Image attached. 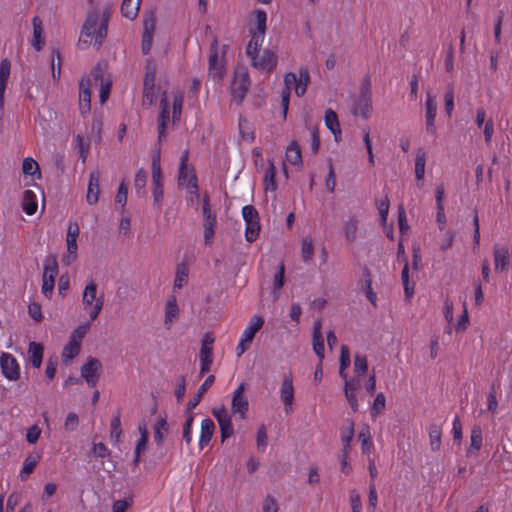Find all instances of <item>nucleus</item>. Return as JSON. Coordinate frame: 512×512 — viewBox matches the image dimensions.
Returning a JSON list of instances; mask_svg holds the SVG:
<instances>
[{"label":"nucleus","instance_id":"10","mask_svg":"<svg viewBox=\"0 0 512 512\" xmlns=\"http://www.w3.org/2000/svg\"><path fill=\"white\" fill-rule=\"evenodd\" d=\"M250 86V77L246 69H237L231 86V93L237 102H241Z\"/></svg>","mask_w":512,"mask_h":512},{"label":"nucleus","instance_id":"46","mask_svg":"<svg viewBox=\"0 0 512 512\" xmlns=\"http://www.w3.org/2000/svg\"><path fill=\"white\" fill-rule=\"evenodd\" d=\"M168 423L165 418H160L154 427V440L157 445H161L165 438V435L168 433Z\"/></svg>","mask_w":512,"mask_h":512},{"label":"nucleus","instance_id":"5","mask_svg":"<svg viewBox=\"0 0 512 512\" xmlns=\"http://www.w3.org/2000/svg\"><path fill=\"white\" fill-rule=\"evenodd\" d=\"M161 153L160 147H158L153 155H152V163H151V174H152V194L154 205L159 208L162 204L164 189H163V181H162V172H161Z\"/></svg>","mask_w":512,"mask_h":512},{"label":"nucleus","instance_id":"16","mask_svg":"<svg viewBox=\"0 0 512 512\" xmlns=\"http://www.w3.org/2000/svg\"><path fill=\"white\" fill-rule=\"evenodd\" d=\"M280 398L284 404V410L287 414L293 411L294 387L291 375H285L280 386Z\"/></svg>","mask_w":512,"mask_h":512},{"label":"nucleus","instance_id":"39","mask_svg":"<svg viewBox=\"0 0 512 512\" xmlns=\"http://www.w3.org/2000/svg\"><path fill=\"white\" fill-rule=\"evenodd\" d=\"M265 34L251 32V39L246 47V54L249 58L259 53L264 42Z\"/></svg>","mask_w":512,"mask_h":512},{"label":"nucleus","instance_id":"62","mask_svg":"<svg viewBox=\"0 0 512 512\" xmlns=\"http://www.w3.org/2000/svg\"><path fill=\"white\" fill-rule=\"evenodd\" d=\"M41 432H42V430L38 425H36V424L32 425L31 427H29L27 429L26 436H25L26 441L29 444L37 443V441L40 438Z\"/></svg>","mask_w":512,"mask_h":512},{"label":"nucleus","instance_id":"14","mask_svg":"<svg viewBox=\"0 0 512 512\" xmlns=\"http://www.w3.org/2000/svg\"><path fill=\"white\" fill-rule=\"evenodd\" d=\"M212 414L219 424L222 440L231 436L233 434L234 429L231 421V416L229 415L225 406L221 405L213 408Z\"/></svg>","mask_w":512,"mask_h":512},{"label":"nucleus","instance_id":"30","mask_svg":"<svg viewBox=\"0 0 512 512\" xmlns=\"http://www.w3.org/2000/svg\"><path fill=\"white\" fill-rule=\"evenodd\" d=\"M92 75L96 82L100 81L99 98L100 102L103 104L109 97L111 82L103 79V71L99 66L93 69Z\"/></svg>","mask_w":512,"mask_h":512},{"label":"nucleus","instance_id":"35","mask_svg":"<svg viewBox=\"0 0 512 512\" xmlns=\"http://www.w3.org/2000/svg\"><path fill=\"white\" fill-rule=\"evenodd\" d=\"M362 288L367 299L371 302L373 306H376L377 295L372 289V276L368 268H365L363 270Z\"/></svg>","mask_w":512,"mask_h":512},{"label":"nucleus","instance_id":"4","mask_svg":"<svg viewBox=\"0 0 512 512\" xmlns=\"http://www.w3.org/2000/svg\"><path fill=\"white\" fill-rule=\"evenodd\" d=\"M59 273V267L57 259L54 255H48L43 262V274H42V294L50 299L53 295L55 287V278Z\"/></svg>","mask_w":512,"mask_h":512},{"label":"nucleus","instance_id":"55","mask_svg":"<svg viewBox=\"0 0 512 512\" xmlns=\"http://www.w3.org/2000/svg\"><path fill=\"white\" fill-rule=\"evenodd\" d=\"M284 274H285V266L284 264H280L277 273L274 276L273 281V295L275 298L278 297L279 291L284 285Z\"/></svg>","mask_w":512,"mask_h":512},{"label":"nucleus","instance_id":"24","mask_svg":"<svg viewBox=\"0 0 512 512\" xmlns=\"http://www.w3.org/2000/svg\"><path fill=\"white\" fill-rule=\"evenodd\" d=\"M264 319L262 316L254 315L245 329L243 330L241 334V338H243V341H249L252 343L255 335L257 332L260 331V329L263 327Z\"/></svg>","mask_w":512,"mask_h":512},{"label":"nucleus","instance_id":"38","mask_svg":"<svg viewBox=\"0 0 512 512\" xmlns=\"http://www.w3.org/2000/svg\"><path fill=\"white\" fill-rule=\"evenodd\" d=\"M22 208L27 215H33L37 211V197L32 190H26L24 192Z\"/></svg>","mask_w":512,"mask_h":512},{"label":"nucleus","instance_id":"8","mask_svg":"<svg viewBox=\"0 0 512 512\" xmlns=\"http://www.w3.org/2000/svg\"><path fill=\"white\" fill-rule=\"evenodd\" d=\"M250 60L252 67L268 73L275 71L278 66L277 51L272 49H264L261 53L251 57Z\"/></svg>","mask_w":512,"mask_h":512},{"label":"nucleus","instance_id":"40","mask_svg":"<svg viewBox=\"0 0 512 512\" xmlns=\"http://www.w3.org/2000/svg\"><path fill=\"white\" fill-rule=\"evenodd\" d=\"M140 0H123L121 12L127 19L133 20L138 15Z\"/></svg>","mask_w":512,"mask_h":512},{"label":"nucleus","instance_id":"9","mask_svg":"<svg viewBox=\"0 0 512 512\" xmlns=\"http://www.w3.org/2000/svg\"><path fill=\"white\" fill-rule=\"evenodd\" d=\"M80 234V228L76 221H69L68 227H67V234H66V245H67V254L63 256L62 261L66 265H70L71 263L75 262L77 259V251H78V245H77V239Z\"/></svg>","mask_w":512,"mask_h":512},{"label":"nucleus","instance_id":"26","mask_svg":"<svg viewBox=\"0 0 512 512\" xmlns=\"http://www.w3.org/2000/svg\"><path fill=\"white\" fill-rule=\"evenodd\" d=\"M41 459V454L38 452L30 453L24 459L22 468L19 473V477L22 481L26 480L30 474L34 471Z\"/></svg>","mask_w":512,"mask_h":512},{"label":"nucleus","instance_id":"51","mask_svg":"<svg viewBox=\"0 0 512 512\" xmlns=\"http://www.w3.org/2000/svg\"><path fill=\"white\" fill-rule=\"evenodd\" d=\"M200 359V374L204 375L211 368L213 363V351H202L199 353Z\"/></svg>","mask_w":512,"mask_h":512},{"label":"nucleus","instance_id":"11","mask_svg":"<svg viewBox=\"0 0 512 512\" xmlns=\"http://www.w3.org/2000/svg\"><path fill=\"white\" fill-rule=\"evenodd\" d=\"M225 58L224 53H220L215 42L211 47V53L209 57V76L213 80L220 81L225 75Z\"/></svg>","mask_w":512,"mask_h":512},{"label":"nucleus","instance_id":"36","mask_svg":"<svg viewBox=\"0 0 512 512\" xmlns=\"http://www.w3.org/2000/svg\"><path fill=\"white\" fill-rule=\"evenodd\" d=\"M45 44V40L43 38V28L42 22L38 17L33 18V40L32 46L36 51H40Z\"/></svg>","mask_w":512,"mask_h":512},{"label":"nucleus","instance_id":"41","mask_svg":"<svg viewBox=\"0 0 512 512\" xmlns=\"http://www.w3.org/2000/svg\"><path fill=\"white\" fill-rule=\"evenodd\" d=\"M189 269L186 264H179L174 279V289H181L188 283Z\"/></svg>","mask_w":512,"mask_h":512},{"label":"nucleus","instance_id":"37","mask_svg":"<svg viewBox=\"0 0 512 512\" xmlns=\"http://www.w3.org/2000/svg\"><path fill=\"white\" fill-rule=\"evenodd\" d=\"M428 435L431 449L438 451L441 447L442 427L436 423L430 424Z\"/></svg>","mask_w":512,"mask_h":512},{"label":"nucleus","instance_id":"61","mask_svg":"<svg viewBox=\"0 0 512 512\" xmlns=\"http://www.w3.org/2000/svg\"><path fill=\"white\" fill-rule=\"evenodd\" d=\"M242 216L245 223L259 221L258 212L252 205H246L242 208Z\"/></svg>","mask_w":512,"mask_h":512},{"label":"nucleus","instance_id":"47","mask_svg":"<svg viewBox=\"0 0 512 512\" xmlns=\"http://www.w3.org/2000/svg\"><path fill=\"white\" fill-rule=\"evenodd\" d=\"M358 437L362 444V453L369 454L373 448L369 427L363 426L362 429L359 431Z\"/></svg>","mask_w":512,"mask_h":512},{"label":"nucleus","instance_id":"56","mask_svg":"<svg viewBox=\"0 0 512 512\" xmlns=\"http://www.w3.org/2000/svg\"><path fill=\"white\" fill-rule=\"evenodd\" d=\"M259 232H260L259 221L246 223L245 238L249 243H252L257 239Z\"/></svg>","mask_w":512,"mask_h":512},{"label":"nucleus","instance_id":"45","mask_svg":"<svg viewBox=\"0 0 512 512\" xmlns=\"http://www.w3.org/2000/svg\"><path fill=\"white\" fill-rule=\"evenodd\" d=\"M22 171L25 175L37 176L38 179L41 177L39 165L32 157H26L23 160Z\"/></svg>","mask_w":512,"mask_h":512},{"label":"nucleus","instance_id":"1","mask_svg":"<svg viewBox=\"0 0 512 512\" xmlns=\"http://www.w3.org/2000/svg\"><path fill=\"white\" fill-rule=\"evenodd\" d=\"M110 19L108 7L94 8L88 12L83 24L81 35L95 40L97 49L107 36V26Z\"/></svg>","mask_w":512,"mask_h":512},{"label":"nucleus","instance_id":"2","mask_svg":"<svg viewBox=\"0 0 512 512\" xmlns=\"http://www.w3.org/2000/svg\"><path fill=\"white\" fill-rule=\"evenodd\" d=\"M283 80L285 88L281 92V107L283 116L286 117L291 91L293 90L298 97L304 96L310 83V74L307 68L302 67L298 74L294 72L285 73Z\"/></svg>","mask_w":512,"mask_h":512},{"label":"nucleus","instance_id":"13","mask_svg":"<svg viewBox=\"0 0 512 512\" xmlns=\"http://www.w3.org/2000/svg\"><path fill=\"white\" fill-rule=\"evenodd\" d=\"M0 367L4 377L10 381H16L20 377V366L16 358L10 354L3 352L0 356Z\"/></svg>","mask_w":512,"mask_h":512},{"label":"nucleus","instance_id":"60","mask_svg":"<svg viewBox=\"0 0 512 512\" xmlns=\"http://www.w3.org/2000/svg\"><path fill=\"white\" fill-rule=\"evenodd\" d=\"M255 19H256V30L254 32L265 34L266 33V21L267 15L262 10L255 11Z\"/></svg>","mask_w":512,"mask_h":512},{"label":"nucleus","instance_id":"57","mask_svg":"<svg viewBox=\"0 0 512 512\" xmlns=\"http://www.w3.org/2000/svg\"><path fill=\"white\" fill-rule=\"evenodd\" d=\"M89 330V324H83L73 330L70 336V342L81 346V342Z\"/></svg>","mask_w":512,"mask_h":512},{"label":"nucleus","instance_id":"53","mask_svg":"<svg viewBox=\"0 0 512 512\" xmlns=\"http://www.w3.org/2000/svg\"><path fill=\"white\" fill-rule=\"evenodd\" d=\"M470 447L474 449L475 451H479L482 447V429L479 425L473 426L471 429V435H470Z\"/></svg>","mask_w":512,"mask_h":512},{"label":"nucleus","instance_id":"6","mask_svg":"<svg viewBox=\"0 0 512 512\" xmlns=\"http://www.w3.org/2000/svg\"><path fill=\"white\" fill-rule=\"evenodd\" d=\"M372 110V97L370 83L366 81L361 88L360 94L353 100L351 105V113L367 119Z\"/></svg>","mask_w":512,"mask_h":512},{"label":"nucleus","instance_id":"59","mask_svg":"<svg viewBox=\"0 0 512 512\" xmlns=\"http://www.w3.org/2000/svg\"><path fill=\"white\" fill-rule=\"evenodd\" d=\"M377 209L380 215V219L383 225L387 222L388 212H389V199L385 196L383 199H380L376 203Z\"/></svg>","mask_w":512,"mask_h":512},{"label":"nucleus","instance_id":"33","mask_svg":"<svg viewBox=\"0 0 512 512\" xmlns=\"http://www.w3.org/2000/svg\"><path fill=\"white\" fill-rule=\"evenodd\" d=\"M286 161L294 166L300 167L302 165V155L299 145L296 141H292L285 152Z\"/></svg>","mask_w":512,"mask_h":512},{"label":"nucleus","instance_id":"31","mask_svg":"<svg viewBox=\"0 0 512 512\" xmlns=\"http://www.w3.org/2000/svg\"><path fill=\"white\" fill-rule=\"evenodd\" d=\"M215 430L214 422L209 419L205 418L201 422V431H200V437H199V447L203 449L205 446L209 444L211 441V438L213 436Z\"/></svg>","mask_w":512,"mask_h":512},{"label":"nucleus","instance_id":"19","mask_svg":"<svg viewBox=\"0 0 512 512\" xmlns=\"http://www.w3.org/2000/svg\"><path fill=\"white\" fill-rule=\"evenodd\" d=\"M91 81L89 78H82L79 83V109L82 115H86L91 109Z\"/></svg>","mask_w":512,"mask_h":512},{"label":"nucleus","instance_id":"25","mask_svg":"<svg viewBox=\"0 0 512 512\" xmlns=\"http://www.w3.org/2000/svg\"><path fill=\"white\" fill-rule=\"evenodd\" d=\"M359 220L356 216H349L342 224V233L345 239L353 243L358 237Z\"/></svg>","mask_w":512,"mask_h":512},{"label":"nucleus","instance_id":"18","mask_svg":"<svg viewBox=\"0 0 512 512\" xmlns=\"http://www.w3.org/2000/svg\"><path fill=\"white\" fill-rule=\"evenodd\" d=\"M160 115L158 120V142L162 143L166 138L167 123L170 118V110L167 93L164 92L160 100Z\"/></svg>","mask_w":512,"mask_h":512},{"label":"nucleus","instance_id":"7","mask_svg":"<svg viewBox=\"0 0 512 512\" xmlns=\"http://www.w3.org/2000/svg\"><path fill=\"white\" fill-rule=\"evenodd\" d=\"M178 184L181 187H184L187 191V201L190 203H194L198 201L199 193H198V185H197V177L193 171L189 167L186 169L179 168V177Z\"/></svg>","mask_w":512,"mask_h":512},{"label":"nucleus","instance_id":"34","mask_svg":"<svg viewBox=\"0 0 512 512\" xmlns=\"http://www.w3.org/2000/svg\"><path fill=\"white\" fill-rule=\"evenodd\" d=\"M214 381H215L214 375H209L205 379V381L199 387L197 394L192 399H190V401L188 402V405H187L188 410H193L200 403L203 395L213 385Z\"/></svg>","mask_w":512,"mask_h":512},{"label":"nucleus","instance_id":"63","mask_svg":"<svg viewBox=\"0 0 512 512\" xmlns=\"http://www.w3.org/2000/svg\"><path fill=\"white\" fill-rule=\"evenodd\" d=\"M92 453L95 458H100V459H104L106 457H109V455H110L109 449L102 442L93 444Z\"/></svg>","mask_w":512,"mask_h":512},{"label":"nucleus","instance_id":"48","mask_svg":"<svg viewBox=\"0 0 512 512\" xmlns=\"http://www.w3.org/2000/svg\"><path fill=\"white\" fill-rule=\"evenodd\" d=\"M110 428H111V430H110L111 441L114 444L119 443L121 435H122L121 419H120L119 413L111 419Z\"/></svg>","mask_w":512,"mask_h":512},{"label":"nucleus","instance_id":"54","mask_svg":"<svg viewBox=\"0 0 512 512\" xmlns=\"http://www.w3.org/2000/svg\"><path fill=\"white\" fill-rule=\"evenodd\" d=\"M80 349V345L69 341L62 350L63 361L67 362L74 359L79 354Z\"/></svg>","mask_w":512,"mask_h":512},{"label":"nucleus","instance_id":"52","mask_svg":"<svg viewBox=\"0 0 512 512\" xmlns=\"http://www.w3.org/2000/svg\"><path fill=\"white\" fill-rule=\"evenodd\" d=\"M314 255V246L310 238H304L301 242V257L305 263H309Z\"/></svg>","mask_w":512,"mask_h":512},{"label":"nucleus","instance_id":"29","mask_svg":"<svg viewBox=\"0 0 512 512\" xmlns=\"http://www.w3.org/2000/svg\"><path fill=\"white\" fill-rule=\"evenodd\" d=\"M326 127L334 135L335 141L338 142L341 137V128L337 114L332 109H327L324 116Z\"/></svg>","mask_w":512,"mask_h":512},{"label":"nucleus","instance_id":"15","mask_svg":"<svg viewBox=\"0 0 512 512\" xmlns=\"http://www.w3.org/2000/svg\"><path fill=\"white\" fill-rule=\"evenodd\" d=\"M245 392V384L240 383L238 387L235 389L232 395L231 401V410L232 413L238 414L241 419L246 417V413L248 411L249 403L247 397L244 395Z\"/></svg>","mask_w":512,"mask_h":512},{"label":"nucleus","instance_id":"21","mask_svg":"<svg viewBox=\"0 0 512 512\" xmlns=\"http://www.w3.org/2000/svg\"><path fill=\"white\" fill-rule=\"evenodd\" d=\"M494 263L496 271H505L510 262L509 248L505 245L495 244L493 247Z\"/></svg>","mask_w":512,"mask_h":512},{"label":"nucleus","instance_id":"32","mask_svg":"<svg viewBox=\"0 0 512 512\" xmlns=\"http://www.w3.org/2000/svg\"><path fill=\"white\" fill-rule=\"evenodd\" d=\"M153 30H154V22L153 20H146L144 22V32L142 35V43L141 49L143 54L147 55L153 44Z\"/></svg>","mask_w":512,"mask_h":512},{"label":"nucleus","instance_id":"12","mask_svg":"<svg viewBox=\"0 0 512 512\" xmlns=\"http://www.w3.org/2000/svg\"><path fill=\"white\" fill-rule=\"evenodd\" d=\"M101 370L102 364L100 360L90 357L81 368V377L89 387H95L100 378Z\"/></svg>","mask_w":512,"mask_h":512},{"label":"nucleus","instance_id":"49","mask_svg":"<svg viewBox=\"0 0 512 512\" xmlns=\"http://www.w3.org/2000/svg\"><path fill=\"white\" fill-rule=\"evenodd\" d=\"M401 280L404 286V292L407 299H411L414 294V283L409 281V266L405 261L404 267L401 272Z\"/></svg>","mask_w":512,"mask_h":512},{"label":"nucleus","instance_id":"58","mask_svg":"<svg viewBox=\"0 0 512 512\" xmlns=\"http://www.w3.org/2000/svg\"><path fill=\"white\" fill-rule=\"evenodd\" d=\"M368 370V362L366 356L355 355L354 357V372L358 376L364 375Z\"/></svg>","mask_w":512,"mask_h":512},{"label":"nucleus","instance_id":"44","mask_svg":"<svg viewBox=\"0 0 512 512\" xmlns=\"http://www.w3.org/2000/svg\"><path fill=\"white\" fill-rule=\"evenodd\" d=\"M426 154L423 150H418L415 157V177L417 181H422L425 175Z\"/></svg>","mask_w":512,"mask_h":512},{"label":"nucleus","instance_id":"22","mask_svg":"<svg viewBox=\"0 0 512 512\" xmlns=\"http://www.w3.org/2000/svg\"><path fill=\"white\" fill-rule=\"evenodd\" d=\"M100 172L94 170L89 175V183L86 195V201L89 205H95L99 200L100 193Z\"/></svg>","mask_w":512,"mask_h":512},{"label":"nucleus","instance_id":"23","mask_svg":"<svg viewBox=\"0 0 512 512\" xmlns=\"http://www.w3.org/2000/svg\"><path fill=\"white\" fill-rule=\"evenodd\" d=\"M179 317V307L175 296H171L165 303L164 326L170 329Z\"/></svg>","mask_w":512,"mask_h":512},{"label":"nucleus","instance_id":"28","mask_svg":"<svg viewBox=\"0 0 512 512\" xmlns=\"http://www.w3.org/2000/svg\"><path fill=\"white\" fill-rule=\"evenodd\" d=\"M44 347L41 343L30 342L28 346V359L34 368H40L43 360Z\"/></svg>","mask_w":512,"mask_h":512},{"label":"nucleus","instance_id":"64","mask_svg":"<svg viewBox=\"0 0 512 512\" xmlns=\"http://www.w3.org/2000/svg\"><path fill=\"white\" fill-rule=\"evenodd\" d=\"M349 501L352 512H361L362 511V503L360 499V495L356 490H352L349 493Z\"/></svg>","mask_w":512,"mask_h":512},{"label":"nucleus","instance_id":"3","mask_svg":"<svg viewBox=\"0 0 512 512\" xmlns=\"http://www.w3.org/2000/svg\"><path fill=\"white\" fill-rule=\"evenodd\" d=\"M82 304L84 310L88 311L91 321H94L99 316L103 308V297H97V285L93 280H90L82 294Z\"/></svg>","mask_w":512,"mask_h":512},{"label":"nucleus","instance_id":"42","mask_svg":"<svg viewBox=\"0 0 512 512\" xmlns=\"http://www.w3.org/2000/svg\"><path fill=\"white\" fill-rule=\"evenodd\" d=\"M183 106V93L181 91L172 94V120L177 122L180 120Z\"/></svg>","mask_w":512,"mask_h":512},{"label":"nucleus","instance_id":"50","mask_svg":"<svg viewBox=\"0 0 512 512\" xmlns=\"http://www.w3.org/2000/svg\"><path fill=\"white\" fill-rule=\"evenodd\" d=\"M146 181H147L146 172L143 168H140L136 172L135 179H134V187L136 190V194L140 197L144 196L146 193V191H145Z\"/></svg>","mask_w":512,"mask_h":512},{"label":"nucleus","instance_id":"20","mask_svg":"<svg viewBox=\"0 0 512 512\" xmlns=\"http://www.w3.org/2000/svg\"><path fill=\"white\" fill-rule=\"evenodd\" d=\"M11 64L8 59L0 62V120L4 115V94L10 77Z\"/></svg>","mask_w":512,"mask_h":512},{"label":"nucleus","instance_id":"43","mask_svg":"<svg viewBox=\"0 0 512 512\" xmlns=\"http://www.w3.org/2000/svg\"><path fill=\"white\" fill-rule=\"evenodd\" d=\"M276 169L272 160L268 162V168L264 176V186L266 191L274 192L277 189L276 181Z\"/></svg>","mask_w":512,"mask_h":512},{"label":"nucleus","instance_id":"27","mask_svg":"<svg viewBox=\"0 0 512 512\" xmlns=\"http://www.w3.org/2000/svg\"><path fill=\"white\" fill-rule=\"evenodd\" d=\"M313 351L317 355L319 362H323L324 355V338L321 332V323H315L312 335Z\"/></svg>","mask_w":512,"mask_h":512},{"label":"nucleus","instance_id":"17","mask_svg":"<svg viewBox=\"0 0 512 512\" xmlns=\"http://www.w3.org/2000/svg\"><path fill=\"white\" fill-rule=\"evenodd\" d=\"M437 114V103L435 97L430 91L426 92L425 100V118H426V132L430 135H435L436 126L435 118Z\"/></svg>","mask_w":512,"mask_h":512}]
</instances>
